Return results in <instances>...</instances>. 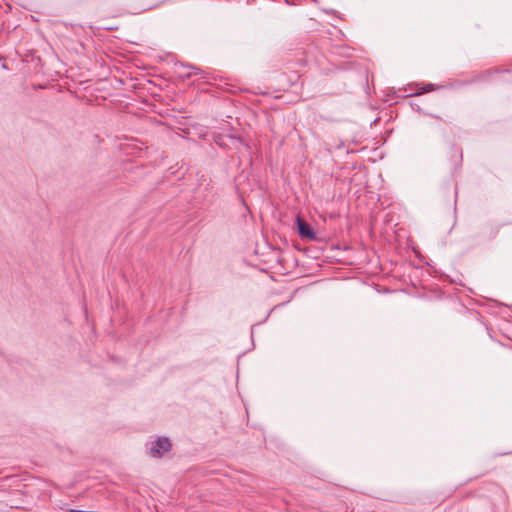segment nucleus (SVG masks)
Returning a JSON list of instances; mask_svg holds the SVG:
<instances>
[{"label":"nucleus","instance_id":"f257e3e1","mask_svg":"<svg viewBox=\"0 0 512 512\" xmlns=\"http://www.w3.org/2000/svg\"><path fill=\"white\" fill-rule=\"evenodd\" d=\"M172 448V443L167 437H158L156 441L151 444L149 455L153 458H161L165 453L169 452Z\"/></svg>","mask_w":512,"mask_h":512},{"label":"nucleus","instance_id":"f03ea898","mask_svg":"<svg viewBox=\"0 0 512 512\" xmlns=\"http://www.w3.org/2000/svg\"><path fill=\"white\" fill-rule=\"evenodd\" d=\"M296 224L298 229V234L301 238L307 239V240H316L317 239V233L315 230L311 227L309 223H307L305 220H303L300 216L296 218Z\"/></svg>","mask_w":512,"mask_h":512},{"label":"nucleus","instance_id":"7ed1b4c3","mask_svg":"<svg viewBox=\"0 0 512 512\" xmlns=\"http://www.w3.org/2000/svg\"><path fill=\"white\" fill-rule=\"evenodd\" d=\"M182 68L185 70L181 73L183 77H191L194 75H198L201 73V70L198 67L195 66H184L182 65Z\"/></svg>","mask_w":512,"mask_h":512},{"label":"nucleus","instance_id":"20e7f679","mask_svg":"<svg viewBox=\"0 0 512 512\" xmlns=\"http://www.w3.org/2000/svg\"><path fill=\"white\" fill-rule=\"evenodd\" d=\"M433 90H434V84L429 83V84L425 85V87H423L421 89V91L416 92L415 95H420V94H423V93H426V92H430V91H433Z\"/></svg>","mask_w":512,"mask_h":512},{"label":"nucleus","instance_id":"39448f33","mask_svg":"<svg viewBox=\"0 0 512 512\" xmlns=\"http://www.w3.org/2000/svg\"><path fill=\"white\" fill-rule=\"evenodd\" d=\"M277 260V263L283 267V271H281L282 274H286L288 273V271H286L285 267L283 266V262L286 260V258H276Z\"/></svg>","mask_w":512,"mask_h":512},{"label":"nucleus","instance_id":"423d86ee","mask_svg":"<svg viewBox=\"0 0 512 512\" xmlns=\"http://www.w3.org/2000/svg\"><path fill=\"white\" fill-rule=\"evenodd\" d=\"M456 154H458L459 160H462V150L461 149H455Z\"/></svg>","mask_w":512,"mask_h":512},{"label":"nucleus","instance_id":"0eeeda50","mask_svg":"<svg viewBox=\"0 0 512 512\" xmlns=\"http://www.w3.org/2000/svg\"><path fill=\"white\" fill-rule=\"evenodd\" d=\"M161 4H162V2H161V3H158V4H155V5H153V6H150L148 9H153V8H155V7L160 6Z\"/></svg>","mask_w":512,"mask_h":512},{"label":"nucleus","instance_id":"6e6552de","mask_svg":"<svg viewBox=\"0 0 512 512\" xmlns=\"http://www.w3.org/2000/svg\"><path fill=\"white\" fill-rule=\"evenodd\" d=\"M413 252L416 254V256H419L420 252L415 249V247L412 248Z\"/></svg>","mask_w":512,"mask_h":512},{"label":"nucleus","instance_id":"1a4fd4ad","mask_svg":"<svg viewBox=\"0 0 512 512\" xmlns=\"http://www.w3.org/2000/svg\"><path fill=\"white\" fill-rule=\"evenodd\" d=\"M294 263H297V258H291Z\"/></svg>","mask_w":512,"mask_h":512}]
</instances>
